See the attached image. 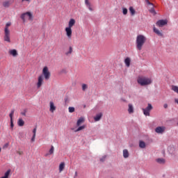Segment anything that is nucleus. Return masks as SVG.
Returning a JSON list of instances; mask_svg holds the SVG:
<instances>
[{
	"label": "nucleus",
	"instance_id": "nucleus-17",
	"mask_svg": "<svg viewBox=\"0 0 178 178\" xmlns=\"http://www.w3.org/2000/svg\"><path fill=\"white\" fill-rule=\"evenodd\" d=\"M128 106H129V108H128V112H129V113H134V108L133 107V105L131 104H129L128 105Z\"/></svg>",
	"mask_w": 178,
	"mask_h": 178
},
{
	"label": "nucleus",
	"instance_id": "nucleus-16",
	"mask_svg": "<svg viewBox=\"0 0 178 178\" xmlns=\"http://www.w3.org/2000/svg\"><path fill=\"white\" fill-rule=\"evenodd\" d=\"M154 33H155L156 34H157V35H159V37H163V34L162 33V32H161L160 31H159L156 28H154Z\"/></svg>",
	"mask_w": 178,
	"mask_h": 178
},
{
	"label": "nucleus",
	"instance_id": "nucleus-13",
	"mask_svg": "<svg viewBox=\"0 0 178 178\" xmlns=\"http://www.w3.org/2000/svg\"><path fill=\"white\" fill-rule=\"evenodd\" d=\"M65 162H62L60 163L58 167L59 173H62V172L65 170Z\"/></svg>",
	"mask_w": 178,
	"mask_h": 178
},
{
	"label": "nucleus",
	"instance_id": "nucleus-44",
	"mask_svg": "<svg viewBox=\"0 0 178 178\" xmlns=\"http://www.w3.org/2000/svg\"><path fill=\"white\" fill-rule=\"evenodd\" d=\"M77 177V172H75V175L74 177V178H76Z\"/></svg>",
	"mask_w": 178,
	"mask_h": 178
},
{
	"label": "nucleus",
	"instance_id": "nucleus-29",
	"mask_svg": "<svg viewBox=\"0 0 178 178\" xmlns=\"http://www.w3.org/2000/svg\"><path fill=\"white\" fill-rule=\"evenodd\" d=\"M84 129H86V125H83L79 127L75 131H81V130H84Z\"/></svg>",
	"mask_w": 178,
	"mask_h": 178
},
{
	"label": "nucleus",
	"instance_id": "nucleus-40",
	"mask_svg": "<svg viewBox=\"0 0 178 178\" xmlns=\"http://www.w3.org/2000/svg\"><path fill=\"white\" fill-rule=\"evenodd\" d=\"M31 141H32V143H34V141H35V136H33L31 139Z\"/></svg>",
	"mask_w": 178,
	"mask_h": 178
},
{
	"label": "nucleus",
	"instance_id": "nucleus-4",
	"mask_svg": "<svg viewBox=\"0 0 178 178\" xmlns=\"http://www.w3.org/2000/svg\"><path fill=\"white\" fill-rule=\"evenodd\" d=\"M12 23L8 22L4 29V41L6 42H10V31H9V27H10Z\"/></svg>",
	"mask_w": 178,
	"mask_h": 178
},
{
	"label": "nucleus",
	"instance_id": "nucleus-41",
	"mask_svg": "<svg viewBox=\"0 0 178 178\" xmlns=\"http://www.w3.org/2000/svg\"><path fill=\"white\" fill-rule=\"evenodd\" d=\"M85 3L87 6H90V2H88V0H86Z\"/></svg>",
	"mask_w": 178,
	"mask_h": 178
},
{
	"label": "nucleus",
	"instance_id": "nucleus-8",
	"mask_svg": "<svg viewBox=\"0 0 178 178\" xmlns=\"http://www.w3.org/2000/svg\"><path fill=\"white\" fill-rule=\"evenodd\" d=\"M156 26L158 27H163V26H166L168 24V20L167 19H160L156 22Z\"/></svg>",
	"mask_w": 178,
	"mask_h": 178
},
{
	"label": "nucleus",
	"instance_id": "nucleus-32",
	"mask_svg": "<svg viewBox=\"0 0 178 178\" xmlns=\"http://www.w3.org/2000/svg\"><path fill=\"white\" fill-rule=\"evenodd\" d=\"M27 113V108H24L22 112H21V115H22V116H26V114Z\"/></svg>",
	"mask_w": 178,
	"mask_h": 178
},
{
	"label": "nucleus",
	"instance_id": "nucleus-33",
	"mask_svg": "<svg viewBox=\"0 0 178 178\" xmlns=\"http://www.w3.org/2000/svg\"><path fill=\"white\" fill-rule=\"evenodd\" d=\"M68 111H69L70 113H73V112H74V111H75L74 107H69Z\"/></svg>",
	"mask_w": 178,
	"mask_h": 178
},
{
	"label": "nucleus",
	"instance_id": "nucleus-37",
	"mask_svg": "<svg viewBox=\"0 0 178 178\" xmlns=\"http://www.w3.org/2000/svg\"><path fill=\"white\" fill-rule=\"evenodd\" d=\"M122 13H123V15H126L127 13V8H123Z\"/></svg>",
	"mask_w": 178,
	"mask_h": 178
},
{
	"label": "nucleus",
	"instance_id": "nucleus-11",
	"mask_svg": "<svg viewBox=\"0 0 178 178\" xmlns=\"http://www.w3.org/2000/svg\"><path fill=\"white\" fill-rule=\"evenodd\" d=\"M50 105V112H51V113H54V112H55V111H56V106H55V104L53 103V102H50L49 103Z\"/></svg>",
	"mask_w": 178,
	"mask_h": 178
},
{
	"label": "nucleus",
	"instance_id": "nucleus-10",
	"mask_svg": "<svg viewBox=\"0 0 178 178\" xmlns=\"http://www.w3.org/2000/svg\"><path fill=\"white\" fill-rule=\"evenodd\" d=\"M165 130H166V127H157L155 129V131L158 134H163V133H165Z\"/></svg>",
	"mask_w": 178,
	"mask_h": 178
},
{
	"label": "nucleus",
	"instance_id": "nucleus-31",
	"mask_svg": "<svg viewBox=\"0 0 178 178\" xmlns=\"http://www.w3.org/2000/svg\"><path fill=\"white\" fill-rule=\"evenodd\" d=\"M149 10L150 13H152L153 15H156V12H155V9L154 8V7L150 8Z\"/></svg>",
	"mask_w": 178,
	"mask_h": 178
},
{
	"label": "nucleus",
	"instance_id": "nucleus-14",
	"mask_svg": "<svg viewBox=\"0 0 178 178\" xmlns=\"http://www.w3.org/2000/svg\"><path fill=\"white\" fill-rule=\"evenodd\" d=\"M102 118V113H98L96 115L95 117H94L95 122H99Z\"/></svg>",
	"mask_w": 178,
	"mask_h": 178
},
{
	"label": "nucleus",
	"instance_id": "nucleus-48",
	"mask_svg": "<svg viewBox=\"0 0 178 178\" xmlns=\"http://www.w3.org/2000/svg\"><path fill=\"white\" fill-rule=\"evenodd\" d=\"M19 136H23V133H22V132H19Z\"/></svg>",
	"mask_w": 178,
	"mask_h": 178
},
{
	"label": "nucleus",
	"instance_id": "nucleus-39",
	"mask_svg": "<svg viewBox=\"0 0 178 178\" xmlns=\"http://www.w3.org/2000/svg\"><path fill=\"white\" fill-rule=\"evenodd\" d=\"M8 147H9V143H6V144L3 146V149H5V148H8Z\"/></svg>",
	"mask_w": 178,
	"mask_h": 178
},
{
	"label": "nucleus",
	"instance_id": "nucleus-21",
	"mask_svg": "<svg viewBox=\"0 0 178 178\" xmlns=\"http://www.w3.org/2000/svg\"><path fill=\"white\" fill-rule=\"evenodd\" d=\"M81 123H84V118H80L76 122V126H80Z\"/></svg>",
	"mask_w": 178,
	"mask_h": 178
},
{
	"label": "nucleus",
	"instance_id": "nucleus-49",
	"mask_svg": "<svg viewBox=\"0 0 178 178\" xmlns=\"http://www.w3.org/2000/svg\"><path fill=\"white\" fill-rule=\"evenodd\" d=\"M1 147H0V152H1Z\"/></svg>",
	"mask_w": 178,
	"mask_h": 178
},
{
	"label": "nucleus",
	"instance_id": "nucleus-38",
	"mask_svg": "<svg viewBox=\"0 0 178 178\" xmlns=\"http://www.w3.org/2000/svg\"><path fill=\"white\" fill-rule=\"evenodd\" d=\"M14 124H13V120H10V127L12 129H13V127H14Z\"/></svg>",
	"mask_w": 178,
	"mask_h": 178
},
{
	"label": "nucleus",
	"instance_id": "nucleus-5",
	"mask_svg": "<svg viewBox=\"0 0 178 178\" xmlns=\"http://www.w3.org/2000/svg\"><path fill=\"white\" fill-rule=\"evenodd\" d=\"M42 75L45 80H49L51 79V72H49V70L48 69V67H44L42 70Z\"/></svg>",
	"mask_w": 178,
	"mask_h": 178
},
{
	"label": "nucleus",
	"instance_id": "nucleus-30",
	"mask_svg": "<svg viewBox=\"0 0 178 178\" xmlns=\"http://www.w3.org/2000/svg\"><path fill=\"white\" fill-rule=\"evenodd\" d=\"M156 162H158V163H165V159H157Z\"/></svg>",
	"mask_w": 178,
	"mask_h": 178
},
{
	"label": "nucleus",
	"instance_id": "nucleus-34",
	"mask_svg": "<svg viewBox=\"0 0 178 178\" xmlns=\"http://www.w3.org/2000/svg\"><path fill=\"white\" fill-rule=\"evenodd\" d=\"M82 90H83V91H86V90H87V85L86 84L83 83L82 85Z\"/></svg>",
	"mask_w": 178,
	"mask_h": 178
},
{
	"label": "nucleus",
	"instance_id": "nucleus-46",
	"mask_svg": "<svg viewBox=\"0 0 178 178\" xmlns=\"http://www.w3.org/2000/svg\"><path fill=\"white\" fill-rule=\"evenodd\" d=\"M147 3H148L149 5H153V4L151 3L149 1H147Z\"/></svg>",
	"mask_w": 178,
	"mask_h": 178
},
{
	"label": "nucleus",
	"instance_id": "nucleus-18",
	"mask_svg": "<svg viewBox=\"0 0 178 178\" xmlns=\"http://www.w3.org/2000/svg\"><path fill=\"white\" fill-rule=\"evenodd\" d=\"M129 155L130 154H129V150H127L126 149L123 150V157L124 158L127 159V158H129Z\"/></svg>",
	"mask_w": 178,
	"mask_h": 178
},
{
	"label": "nucleus",
	"instance_id": "nucleus-6",
	"mask_svg": "<svg viewBox=\"0 0 178 178\" xmlns=\"http://www.w3.org/2000/svg\"><path fill=\"white\" fill-rule=\"evenodd\" d=\"M26 17H29V20H33V14L30 12H26L21 15V19L24 22H26Z\"/></svg>",
	"mask_w": 178,
	"mask_h": 178
},
{
	"label": "nucleus",
	"instance_id": "nucleus-20",
	"mask_svg": "<svg viewBox=\"0 0 178 178\" xmlns=\"http://www.w3.org/2000/svg\"><path fill=\"white\" fill-rule=\"evenodd\" d=\"M54 151H55V147H54V146H51V149L49 151V154H46L44 156H48V155H52V154H54Z\"/></svg>",
	"mask_w": 178,
	"mask_h": 178
},
{
	"label": "nucleus",
	"instance_id": "nucleus-23",
	"mask_svg": "<svg viewBox=\"0 0 178 178\" xmlns=\"http://www.w3.org/2000/svg\"><path fill=\"white\" fill-rule=\"evenodd\" d=\"M10 175V170H7L5 172L4 176L1 177V178H9V175Z\"/></svg>",
	"mask_w": 178,
	"mask_h": 178
},
{
	"label": "nucleus",
	"instance_id": "nucleus-45",
	"mask_svg": "<svg viewBox=\"0 0 178 178\" xmlns=\"http://www.w3.org/2000/svg\"><path fill=\"white\" fill-rule=\"evenodd\" d=\"M164 108H168V104H164Z\"/></svg>",
	"mask_w": 178,
	"mask_h": 178
},
{
	"label": "nucleus",
	"instance_id": "nucleus-24",
	"mask_svg": "<svg viewBox=\"0 0 178 178\" xmlns=\"http://www.w3.org/2000/svg\"><path fill=\"white\" fill-rule=\"evenodd\" d=\"M129 12H130L131 16H134V15H136V10H134V8L133 7L129 8Z\"/></svg>",
	"mask_w": 178,
	"mask_h": 178
},
{
	"label": "nucleus",
	"instance_id": "nucleus-35",
	"mask_svg": "<svg viewBox=\"0 0 178 178\" xmlns=\"http://www.w3.org/2000/svg\"><path fill=\"white\" fill-rule=\"evenodd\" d=\"M105 159H106V156H103L102 158L100 159V162H104Z\"/></svg>",
	"mask_w": 178,
	"mask_h": 178
},
{
	"label": "nucleus",
	"instance_id": "nucleus-26",
	"mask_svg": "<svg viewBox=\"0 0 178 178\" xmlns=\"http://www.w3.org/2000/svg\"><path fill=\"white\" fill-rule=\"evenodd\" d=\"M139 147H140V148H145V142L140 140L139 142Z\"/></svg>",
	"mask_w": 178,
	"mask_h": 178
},
{
	"label": "nucleus",
	"instance_id": "nucleus-15",
	"mask_svg": "<svg viewBox=\"0 0 178 178\" xmlns=\"http://www.w3.org/2000/svg\"><path fill=\"white\" fill-rule=\"evenodd\" d=\"M10 5H12V3L10 2V1H6L3 2V8H9Z\"/></svg>",
	"mask_w": 178,
	"mask_h": 178
},
{
	"label": "nucleus",
	"instance_id": "nucleus-25",
	"mask_svg": "<svg viewBox=\"0 0 178 178\" xmlns=\"http://www.w3.org/2000/svg\"><path fill=\"white\" fill-rule=\"evenodd\" d=\"M171 90L178 94V86H172Z\"/></svg>",
	"mask_w": 178,
	"mask_h": 178
},
{
	"label": "nucleus",
	"instance_id": "nucleus-1",
	"mask_svg": "<svg viewBox=\"0 0 178 178\" xmlns=\"http://www.w3.org/2000/svg\"><path fill=\"white\" fill-rule=\"evenodd\" d=\"M147 42V38L143 35H138L136 37V45L137 49L138 51H141L143 49V47H144V44Z\"/></svg>",
	"mask_w": 178,
	"mask_h": 178
},
{
	"label": "nucleus",
	"instance_id": "nucleus-3",
	"mask_svg": "<svg viewBox=\"0 0 178 178\" xmlns=\"http://www.w3.org/2000/svg\"><path fill=\"white\" fill-rule=\"evenodd\" d=\"M138 84L140 86H149V84L152 83V79L145 76H138L137 79Z\"/></svg>",
	"mask_w": 178,
	"mask_h": 178
},
{
	"label": "nucleus",
	"instance_id": "nucleus-9",
	"mask_svg": "<svg viewBox=\"0 0 178 178\" xmlns=\"http://www.w3.org/2000/svg\"><path fill=\"white\" fill-rule=\"evenodd\" d=\"M42 83H44V76L40 75L38 78L37 88H40L41 86H42Z\"/></svg>",
	"mask_w": 178,
	"mask_h": 178
},
{
	"label": "nucleus",
	"instance_id": "nucleus-36",
	"mask_svg": "<svg viewBox=\"0 0 178 178\" xmlns=\"http://www.w3.org/2000/svg\"><path fill=\"white\" fill-rule=\"evenodd\" d=\"M33 136H36V133H37V127L33 129Z\"/></svg>",
	"mask_w": 178,
	"mask_h": 178
},
{
	"label": "nucleus",
	"instance_id": "nucleus-27",
	"mask_svg": "<svg viewBox=\"0 0 178 178\" xmlns=\"http://www.w3.org/2000/svg\"><path fill=\"white\" fill-rule=\"evenodd\" d=\"M72 52H73V47H70L69 51L65 53V55L67 56L70 55L72 54Z\"/></svg>",
	"mask_w": 178,
	"mask_h": 178
},
{
	"label": "nucleus",
	"instance_id": "nucleus-12",
	"mask_svg": "<svg viewBox=\"0 0 178 178\" xmlns=\"http://www.w3.org/2000/svg\"><path fill=\"white\" fill-rule=\"evenodd\" d=\"M8 54L10 55H11L12 56L16 57L17 56L18 54H17V49H11L9 50Z\"/></svg>",
	"mask_w": 178,
	"mask_h": 178
},
{
	"label": "nucleus",
	"instance_id": "nucleus-28",
	"mask_svg": "<svg viewBox=\"0 0 178 178\" xmlns=\"http://www.w3.org/2000/svg\"><path fill=\"white\" fill-rule=\"evenodd\" d=\"M15 115V110H12L9 116L10 118V120H13V115Z\"/></svg>",
	"mask_w": 178,
	"mask_h": 178
},
{
	"label": "nucleus",
	"instance_id": "nucleus-19",
	"mask_svg": "<svg viewBox=\"0 0 178 178\" xmlns=\"http://www.w3.org/2000/svg\"><path fill=\"white\" fill-rule=\"evenodd\" d=\"M130 62H131L130 58L127 57V58H125L124 63L127 67H130Z\"/></svg>",
	"mask_w": 178,
	"mask_h": 178
},
{
	"label": "nucleus",
	"instance_id": "nucleus-22",
	"mask_svg": "<svg viewBox=\"0 0 178 178\" xmlns=\"http://www.w3.org/2000/svg\"><path fill=\"white\" fill-rule=\"evenodd\" d=\"M18 126H19L20 127L24 126V121L23 120V119L19 118L18 120Z\"/></svg>",
	"mask_w": 178,
	"mask_h": 178
},
{
	"label": "nucleus",
	"instance_id": "nucleus-47",
	"mask_svg": "<svg viewBox=\"0 0 178 178\" xmlns=\"http://www.w3.org/2000/svg\"><path fill=\"white\" fill-rule=\"evenodd\" d=\"M24 1H26L27 2L30 1V0H22V2H24Z\"/></svg>",
	"mask_w": 178,
	"mask_h": 178
},
{
	"label": "nucleus",
	"instance_id": "nucleus-42",
	"mask_svg": "<svg viewBox=\"0 0 178 178\" xmlns=\"http://www.w3.org/2000/svg\"><path fill=\"white\" fill-rule=\"evenodd\" d=\"M17 154H18V155H23V152L19 151V152H17Z\"/></svg>",
	"mask_w": 178,
	"mask_h": 178
},
{
	"label": "nucleus",
	"instance_id": "nucleus-2",
	"mask_svg": "<svg viewBox=\"0 0 178 178\" xmlns=\"http://www.w3.org/2000/svg\"><path fill=\"white\" fill-rule=\"evenodd\" d=\"M76 24V20L74 19H70L68 22V26L65 29L66 35L70 40L72 38V34L73 31H72V27Z\"/></svg>",
	"mask_w": 178,
	"mask_h": 178
},
{
	"label": "nucleus",
	"instance_id": "nucleus-7",
	"mask_svg": "<svg viewBox=\"0 0 178 178\" xmlns=\"http://www.w3.org/2000/svg\"><path fill=\"white\" fill-rule=\"evenodd\" d=\"M151 111H152V105L151 104H148L146 108H143L145 116H149V112Z\"/></svg>",
	"mask_w": 178,
	"mask_h": 178
},
{
	"label": "nucleus",
	"instance_id": "nucleus-43",
	"mask_svg": "<svg viewBox=\"0 0 178 178\" xmlns=\"http://www.w3.org/2000/svg\"><path fill=\"white\" fill-rule=\"evenodd\" d=\"M88 6V9L90 10H92V8H91V6L90 5V6Z\"/></svg>",
	"mask_w": 178,
	"mask_h": 178
}]
</instances>
